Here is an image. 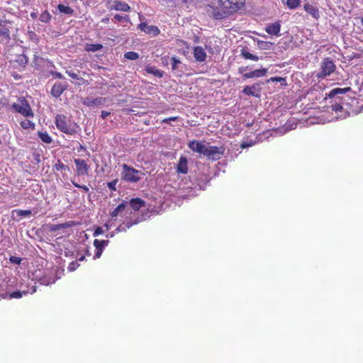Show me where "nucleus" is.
<instances>
[{"label": "nucleus", "mask_w": 363, "mask_h": 363, "mask_svg": "<svg viewBox=\"0 0 363 363\" xmlns=\"http://www.w3.org/2000/svg\"><path fill=\"white\" fill-rule=\"evenodd\" d=\"M39 59H40V57H38V56L35 55L33 62H35H35H37Z\"/></svg>", "instance_id": "61"}, {"label": "nucleus", "mask_w": 363, "mask_h": 363, "mask_svg": "<svg viewBox=\"0 0 363 363\" xmlns=\"http://www.w3.org/2000/svg\"><path fill=\"white\" fill-rule=\"evenodd\" d=\"M78 224V223L74 221V220H68L63 223L60 224H50L48 225V228L50 232L53 233L58 230H60L62 229H65L68 228H71L72 226H75Z\"/></svg>", "instance_id": "11"}, {"label": "nucleus", "mask_w": 363, "mask_h": 363, "mask_svg": "<svg viewBox=\"0 0 363 363\" xmlns=\"http://www.w3.org/2000/svg\"><path fill=\"white\" fill-rule=\"evenodd\" d=\"M99 242L105 247L108 245L109 240H99Z\"/></svg>", "instance_id": "57"}, {"label": "nucleus", "mask_w": 363, "mask_h": 363, "mask_svg": "<svg viewBox=\"0 0 363 363\" xmlns=\"http://www.w3.org/2000/svg\"><path fill=\"white\" fill-rule=\"evenodd\" d=\"M56 280H57L56 277H53V278L49 277L48 278L47 276H44L41 279L42 283L44 284H46V285H49L50 284H53V283L55 282Z\"/></svg>", "instance_id": "43"}, {"label": "nucleus", "mask_w": 363, "mask_h": 363, "mask_svg": "<svg viewBox=\"0 0 363 363\" xmlns=\"http://www.w3.org/2000/svg\"><path fill=\"white\" fill-rule=\"evenodd\" d=\"M246 0H218V6H208L207 11L215 20L229 18L243 9Z\"/></svg>", "instance_id": "1"}, {"label": "nucleus", "mask_w": 363, "mask_h": 363, "mask_svg": "<svg viewBox=\"0 0 363 363\" xmlns=\"http://www.w3.org/2000/svg\"><path fill=\"white\" fill-rule=\"evenodd\" d=\"M106 101V98L103 97H86L83 99L82 104L86 106H99L104 105Z\"/></svg>", "instance_id": "12"}, {"label": "nucleus", "mask_w": 363, "mask_h": 363, "mask_svg": "<svg viewBox=\"0 0 363 363\" xmlns=\"http://www.w3.org/2000/svg\"><path fill=\"white\" fill-rule=\"evenodd\" d=\"M86 255H90V254L89 253V250H86Z\"/></svg>", "instance_id": "62"}, {"label": "nucleus", "mask_w": 363, "mask_h": 363, "mask_svg": "<svg viewBox=\"0 0 363 363\" xmlns=\"http://www.w3.org/2000/svg\"><path fill=\"white\" fill-rule=\"evenodd\" d=\"M57 9L60 13H63L68 15H72L74 10L69 6H65L63 4H58Z\"/></svg>", "instance_id": "29"}, {"label": "nucleus", "mask_w": 363, "mask_h": 363, "mask_svg": "<svg viewBox=\"0 0 363 363\" xmlns=\"http://www.w3.org/2000/svg\"><path fill=\"white\" fill-rule=\"evenodd\" d=\"M30 17H31L33 19H36V18H37V17H38L37 13H36V12H32V13H30Z\"/></svg>", "instance_id": "58"}, {"label": "nucleus", "mask_w": 363, "mask_h": 363, "mask_svg": "<svg viewBox=\"0 0 363 363\" xmlns=\"http://www.w3.org/2000/svg\"><path fill=\"white\" fill-rule=\"evenodd\" d=\"M94 246L96 248V252L94 255V259H99L101 257L102 252L104 250V247L99 242V240L95 239L94 240Z\"/></svg>", "instance_id": "23"}, {"label": "nucleus", "mask_w": 363, "mask_h": 363, "mask_svg": "<svg viewBox=\"0 0 363 363\" xmlns=\"http://www.w3.org/2000/svg\"><path fill=\"white\" fill-rule=\"evenodd\" d=\"M103 48V45L99 43L89 44L86 43L84 46V50L86 52H96L101 50Z\"/></svg>", "instance_id": "26"}, {"label": "nucleus", "mask_w": 363, "mask_h": 363, "mask_svg": "<svg viewBox=\"0 0 363 363\" xmlns=\"http://www.w3.org/2000/svg\"><path fill=\"white\" fill-rule=\"evenodd\" d=\"M123 172L121 179L125 182L136 183L142 179L143 174L140 171L128 166L126 164H122Z\"/></svg>", "instance_id": "2"}, {"label": "nucleus", "mask_w": 363, "mask_h": 363, "mask_svg": "<svg viewBox=\"0 0 363 363\" xmlns=\"http://www.w3.org/2000/svg\"><path fill=\"white\" fill-rule=\"evenodd\" d=\"M118 182V179H116L110 182L107 183V186L111 190V191H116V184Z\"/></svg>", "instance_id": "46"}, {"label": "nucleus", "mask_w": 363, "mask_h": 363, "mask_svg": "<svg viewBox=\"0 0 363 363\" xmlns=\"http://www.w3.org/2000/svg\"><path fill=\"white\" fill-rule=\"evenodd\" d=\"M35 289H33L32 293L35 292Z\"/></svg>", "instance_id": "63"}, {"label": "nucleus", "mask_w": 363, "mask_h": 363, "mask_svg": "<svg viewBox=\"0 0 363 363\" xmlns=\"http://www.w3.org/2000/svg\"><path fill=\"white\" fill-rule=\"evenodd\" d=\"M225 147L221 145L218 146H206L203 153V156L213 161L218 160L221 158V156L224 154Z\"/></svg>", "instance_id": "6"}, {"label": "nucleus", "mask_w": 363, "mask_h": 363, "mask_svg": "<svg viewBox=\"0 0 363 363\" xmlns=\"http://www.w3.org/2000/svg\"><path fill=\"white\" fill-rule=\"evenodd\" d=\"M85 259V257L84 255L79 257L77 260L78 261H84Z\"/></svg>", "instance_id": "60"}, {"label": "nucleus", "mask_w": 363, "mask_h": 363, "mask_svg": "<svg viewBox=\"0 0 363 363\" xmlns=\"http://www.w3.org/2000/svg\"><path fill=\"white\" fill-rule=\"evenodd\" d=\"M52 74L55 78L62 79L63 77L62 74L60 72H52Z\"/></svg>", "instance_id": "55"}, {"label": "nucleus", "mask_w": 363, "mask_h": 363, "mask_svg": "<svg viewBox=\"0 0 363 363\" xmlns=\"http://www.w3.org/2000/svg\"><path fill=\"white\" fill-rule=\"evenodd\" d=\"M104 233V230L101 227H97L93 233L94 236H98Z\"/></svg>", "instance_id": "53"}, {"label": "nucleus", "mask_w": 363, "mask_h": 363, "mask_svg": "<svg viewBox=\"0 0 363 363\" xmlns=\"http://www.w3.org/2000/svg\"><path fill=\"white\" fill-rule=\"evenodd\" d=\"M138 223V221H125L123 223H121L116 229L117 231H125L127 229H129L130 227H132L133 225H135Z\"/></svg>", "instance_id": "28"}, {"label": "nucleus", "mask_w": 363, "mask_h": 363, "mask_svg": "<svg viewBox=\"0 0 363 363\" xmlns=\"http://www.w3.org/2000/svg\"><path fill=\"white\" fill-rule=\"evenodd\" d=\"M281 1L287 6V8L291 10L297 9L301 5V0H281Z\"/></svg>", "instance_id": "25"}, {"label": "nucleus", "mask_w": 363, "mask_h": 363, "mask_svg": "<svg viewBox=\"0 0 363 363\" xmlns=\"http://www.w3.org/2000/svg\"><path fill=\"white\" fill-rule=\"evenodd\" d=\"M241 56L245 60H251L253 61L259 60V57L257 55L251 54L245 48L241 50Z\"/></svg>", "instance_id": "27"}, {"label": "nucleus", "mask_w": 363, "mask_h": 363, "mask_svg": "<svg viewBox=\"0 0 363 363\" xmlns=\"http://www.w3.org/2000/svg\"><path fill=\"white\" fill-rule=\"evenodd\" d=\"M38 135L39 138L45 143L50 144L52 143V138L47 132H38Z\"/></svg>", "instance_id": "30"}, {"label": "nucleus", "mask_w": 363, "mask_h": 363, "mask_svg": "<svg viewBox=\"0 0 363 363\" xmlns=\"http://www.w3.org/2000/svg\"><path fill=\"white\" fill-rule=\"evenodd\" d=\"M148 25L145 23V22H143V23H140L139 25H138V28H140V30L141 31H143L145 33V30H147V28H148Z\"/></svg>", "instance_id": "52"}, {"label": "nucleus", "mask_w": 363, "mask_h": 363, "mask_svg": "<svg viewBox=\"0 0 363 363\" xmlns=\"http://www.w3.org/2000/svg\"><path fill=\"white\" fill-rule=\"evenodd\" d=\"M126 204L123 202L120 203L111 213V216L112 218L116 217L121 211H123L125 209Z\"/></svg>", "instance_id": "32"}, {"label": "nucleus", "mask_w": 363, "mask_h": 363, "mask_svg": "<svg viewBox=\"0 0 363 363\" xmlns=\"http://www.w3.org/2000/svg\"><path fill=\"white\" fill-rule=\"evenodd\" d=\"M13 212H16V214L21 217L30 216L32 214V212L30 210L16 209Z\"/></svg>", "instance_id": "38"}, {"label": "nucleus", "mask_w": 363, "mask_h": 363, "mask_svg": "<svg viewBox=\"0 0 363 363\" xmlns=\"http://www.w3.org/2000/svg\"><path fill=\"white\" fill-rule=\"evenodd\" d=\"M109 10H116L128 12L130 10V6L125 1H115L113 4L108 8Z\"/></svg>", "instance_id": "16"}, {"label": "nucleus", "mask_w": 363, "mask_h": 363, "mask_svg": "<svg viewBox=\"0 0 363 363\" xmlns=\"http://www.w3.org/2000/svg\"><path fill=\"white\" fill-rule=\"evenodd\" d=\"M179 119L178 116H172L163 119L162 123H169L170 121H176Z\"/></svg>", "instance_id": "51"}, {"label": "nucleus", "mask_w": 363, "mask_h": 363, "mask_svg": "<svg viewBox=\"0 0 363 363\" xmlns=\"http://www.w3.org/2000/svg\"><path fill=\"white\" fill-rule=\"evenodd\" d=\"M78 152L83 150L86 152V155H89V152L86 150V147L83 146L82 145H79V147L77 148Z\"/></svg>", "instance_id": "56"}, {"label": "nucleus", "mask_w": 363, "mask_h": 363, "mask_svg": "<svg viewBox=\"0 0 363 363\" xmlns=\"http://www.w3.org/2000/svg\"><path fill=\"white\" fill-rule=\"evenodd\" d=\"M55 124L58 130L67 135H73L77 133L76 125L72 124L64 115L58 114L56 116Z\"/></svg>", "instance_id": "3"}, {"label": "nucleus", "mask_w": 363, "mask_h": 363, "mask_svg": "<svg viewBox=\"0 0 363 363\" xmlns=\"http://www.w3.org/2000/svg\"><path fill=\"white\" fill-rule=\"evenodd\" d=\"M321 70L316 74L318 79H324L333 73L336 69L334 62L329 57L325 58L321 63Z\"/></svg>", "instance_id": "5"}, {"label": "nucleus", "mask_w": 363, "mask_h": 363, "mask_svg": "<svg viewBox=\"0 0 363 363\" xmlns=\"http://www.w3.org/2000/svg\"><path fill=\"white\" fill-rule=\"evenodd\" d=\"M3 286H6L4 284V281H0V297L3 298H6L8 296V293L6 291Z\"/></svg>", "instance_id": "42"}, {"label": "nucleus", "mask_w": 363, "mask_h": 363, "mask_svg": "<svg viewBox=\"0 0 363 363\" xmlns=\"http://www.w3.org/2000/svg\"><path fill=\"white\" fill-rule=\"evenodd\" d=\"M12 108L25 117H33L34 115L30 104L24 97L18 98V102L12 104Z\"/></svg>", "instance_id": "4"}, {"label": "nucleus", "mask_w": 363, "mask_h": 363, "mask_svg": "<svg viewBox=\"0 0 363 363\" xmlns=\"http://www.w3.org/2000/svg\"><path fill=\"white\" fill-rule=\"evenodd\" d=\"M110 114H111L110 112H108L106 111H102L101 113V117L104 119L107 116H108Z\"/></svg>", "instance_id": "54"}, {"label": "nucleus", "mask_w": 363, "mask_h": 363, "mask_svg": "<svg viewBox=\"0 0 363 363\" xmlns=\"http://www.w3.org/2000/svg\"><path fill=\"white\" fill-rule=\"evenodd\" d=\"M74 162L76 165V174L77 176H84L88 174L90 165L85 160L77 158L74 160Z\"/></svg>", "instance_id": "8"}, {"label": "nucleus", "mask_w": 363, "mask_h": 363, "mask_svg": "<svg viewBox=\"0 0 363 363\" xmlns=\"http://www.w3.org/2000/svg\"><path fill=\"white\" fill-rule=\"evenodd\" d=\"M160 29L156 26H149L147 30H145V33L151 35L152 36H157L160 34Z\"/></svg>", "instance_id": "31"}, {"label": "nucleus", "mask_w": 363, "mask_h": 363, "mask_svg": "<svg viewBox=\"0 0 363 363\" xmlns=\"http://www.w3.org/2000/svg\"><path fill=\"white\" fill-rule=\"evenodd\" d=\"M362 24H363V18H362Z\"/></svg>", "instance_id": "64"}, {"label": "nucleus", "mask_w": 363, "mask_h": 363, "mask_svg": "<svg viewBox=\"0 0 363 363\" xmlns=\"http://www.w3.org/2000/svg\"><path fill=\"white\" fill-rule=\"evenodd\" d=\"M145 71L148 74H153L154 76L162 78L164 76V72L157 69L155 67L147 65L145 67Z\"/></svg>", "instance_id": "24"}, {"label": "nucleus", "mask_w": 363, "mask_h": 363, "mask_svg": "<svg viewBox=\"0 0 363 363\" xmlns=\"http://www.w3.org/2000/svg\"><path fill=\"white\" fill-rule=\"evenodd\" d=\"M303 9L308 14L311 16L313 18L318 20L320 18L319 9L315 5L311 4L308 2L304 3Z\"/></svg>", "instance_id": "14"}, {"label": "nucleus", "mask_w": 363, "mask_h": 363, "mask_svg": "<svg viewBox=\"0 0 363 363\" xmlns=\"http://www.w3.org/2000/svg\"><path fill=\"white\" fill-rule=\"evenodd\" d=\"M266 32L271 35H279L281 30V24L279 22H275L269 24L265 28Z\"/></svg>", "instance_id": "17"}, {"label": "nucleus", "mask_w": 363, "mask_h": 363, "mask_svg": "<svg viewBox=\"0 0 363 363\" xmlns=\"http://www.w3.org/2000/svg\"><path fill=\"white\" fill-rule=\"evenodd\" d=\"M171 60L172 62V69L175 70L177 68L178 65L181 64V61L179 59H177L176 57H172L171 58Z\"/></svg>", "instance_id": "45"}, {"label": "nucleus", "mask_w": 363, "mask_h": 363, "mask_svg": "<svg viewBox=\"0 0 363 363\" xmlns=\"http://www.w3.org/2000/svg\"><path fill=\"white\" fill-rule=\"evenodd\" d=\"M129 204L135 211H138L145 206V201L140 198H135L130 199Z\"/></svg>", "instance_id": "21"}, {"label": "nucleus", "mask_w": 363, "mask_h": 363, "mask_svg": "<svg viewBox=\"0 0 363 363\" xmlns=\"http://www.w3.org/2000/svg\"><path fill=\"white\" fill-rule=\"evenodd\" d=\"M66 89V85L61 82H57L54 84L51 89V94L53 96L57 98L63 93Z\"/></svg>", "instance_id": "20"}, {"label": "nucleus", "mask_w": 363, "mask_h": 363, "mask_svg": "<svg viewBox=\"0 0 363 363\" xmlns=\"http://www.w3.org/2000/svg\"><path fill=\"white\" fill-rule=\"evenodd\" d=\"M247 69V67H241L239 68L238 71H239L240 73H242Z\"/></svg>", "instance_id": "59"}, {"label": "nucleus", "mask_w": 363, "mask_h": 363, "mask_svg": "<svg viewBox=\"0 0 363 363\" xmlns=\"http://www.w3.org/2000/svg\"><path fill=\"white\" fill-rule=\"evenodd\" d=\"M12 22L9 20L0 19V43H8L11 40V27L9 25Z\"/></svg>", "instance_id": "7"}, {"label": "nucleus", "mask_w": 363, "mask_h": 363, "mask_svg": "<svg viewBox=\"0 0 363 363\" xmlns=\"http://www.w3.org/2000/svg\"><path fill=\"white\" fill-rule=\"evenodd\" d=\"M194 57L198 62H204L206 58V53L201 46H196L194 49Z\"/></svg>", "instance_id": "19"}, {"label": "nucleus", "mask_w": 363, "mask_h": 363, "mask_svg": "<svg viewBox=\"0 0 363 363\" xmlns=\"http://www.w3.org/2000/svg\"><path fill=\"white\" fill-rule=\"evenodd\" d=\"M267 72V69H264V68L258 69H255L254 71L243 74L242 77L244 79L262 77L266 75Z\"/></svg>", "instance_id": "15"}, {"label": "nucleus", "mask_w": 363, "mask_h": 363, "mask_svg": "<svg viewBox=\"0 0 363 363\" xmlns=\"http://www.w3.org/2000/svg\"><path fill=\"white\" fill-rule=\"evenodd\" d=\"M281 82V85L286 86V78L281 77H273L267 79V82Z\"/></svg>", "instance_id": "37"}, {"label": "nucleus", "mask_w": 363, "mask_h": 363, "mask_svg": "<svg viewBox=\"0 0 363 363\" xmlns=\"http://www.w3.org/2000/svg\"><path fill=\"white\" fill-rule=\"evenodd\" d=\"M28 58L24 54L17 55L14 60H11V63L13 66L19 69H24L28 65Z\"/></svg>", "instance_id": "9"}, {"label": "nucleus", "mask_w": 363, "mask_h": 363, "mask_svg": "<svg viewBox=\"0 0 363 363\" xmlns=\"http://www.w3.org/2000/svg\"><path fill=\"white\" fill-rule=\"evenodd\" d=\"M9 260L11 263L20 264L22 261V258L16 256H11Z\"/></svg>", "instance_id": "50"}, {"label": "nucleus", "mask_w": 363, "mask_h": 363, "mask_svg": "<svg viewBox=\"0 0 363 363\" xmlns=\"http://www.w3.org/2000/svg\"><path fill=\"white\" fill-rule=\"evenodd\" d=\"M21 125L23 129H34L35 124L28 119H25L21 122Z\"/></svg>", "instance_id": "35"}, {"label": "nucleus", "mask_w": 363, "mask_h": 363, "mask_svg": "<svg viewBox=\"0 0 363 363\" xmlns=\"http://www.w3.org/2000/svg\"><path fill=\"white\" fill-rule=\"evenodd\" d=\"M124 57L130 60H135L139 58V55L133 51H129L124 54Z\"/></svg>", "instance_id": "36"}, {"label": "nucleus", "mask_w": 363, "mask_h": 363, "mask_svg": "<svg viewBox=\"0 0 363 363\" xmlns=\"http://www.w3.org/2000/svg\"><path fill=\"white\" fill-rule=\"evenodd\" d=\"M54 169L57 171H63L68 169V167L64 164L61 161L58 160L53 166Z\"/></svg>", "instance_id": "40"}, {"label": "nucleus", "mask_w": 363, "mask_h": 363, "mask_svg": "<svg viewBox=\"0 0 363 363\" xmlns=\"http://www.w3.org/2000/svg\"><path fill=\"white\" fill-rule=\"evenodd\" d=\"M52 16L48 11H44L40 16V21L43 23H49L51 20Z\"/></svg>", "instance_id": "34"}, {"label": "nucleus", "mask_w": 363, "mask_h": 363, "mask_svg": "<svg viewBox=\"0 0 363 363\" xmlns=\"http://www.w3.org/2000/svg\"><path fill=\"white\" fill-rule=\"evenodd\" d=\"M114 18L116 20V21H121L123 20H125V21H129V17L125 15V16H122V15H120L118 13H116L114 15Z\"/></svg>", "instance_id": "49"}, {"label": "nucleus", "mask_w": 363, "mask_h": 363, "mask_svg": "<svg viewBox=\"0 0 363 363\" xmlns=\"http://www.w3.org/2000/svg\"><path fill=\"white\" fill-rule=\"evenodd\" d=\"M188 169L187 159L185 157L182 156L179 158V162L177 164V172L178 173L185 174L188 172Z\"/></svg>", "instance_id": "18"}, {"label": "nucleus", "mask_w": 363, "mask_h": 363, "mask_svg": "<svg viewBox=\"0 0 363 363\" xmlns=\"http://www.w3.org/2000/svg\"><path fill=\"white\" fill-rule=\"evenodd\" d=\"M351 91V87H345V88H335L332 89L328 94L327 97L329 99H332L335 97L337 94H345Z\"/></svg>", "instance_id": "22"}, {"label": "nucleus", "mask_w": 363, "mask_h": 363, "mask_svg": "<svg viewBox=\"0 0 363 363\" xmlns=\"http://www.w3.org/2000/svg\"><path fill=\"white\" fill-rule=\"evenodd\" d=\"M23 294H26V291H14L13 293H11V294H8L7 298H9L10 299H11V298H21L23 296Z\"/></svg>", "instance_id": "39"}, {"label": "nucleus", "mask_w": 363, "mask_h": 363, "mask_svg": "<svg viewBox=\"0 0 363 363\" xmlns=\"http://www.w3.org/2000/svg\"><path fill=\"white\" fill-rule=\"evenodd\" d=\"M66 74L73 79H77L82 81V84L84 83V79L79 77V74L74 72L72 70H66ZM81 84V83L79 84Z\"/></svg>", "instance_id": "41"}, {"label": "nucleus", "mask_w": 363, "mask_h": 363, "mask_svg": "<svg viewBox=\"0 0 363 363\" xmlns=\"http://www.w3.org/2000/svg\"><path fill=\"white\" fill-rule=\"evenodd\" d=\"M28 36L30 40H33L35 42L38 41V37L37 34L33 30L28 31Z\"/></svg>", "instance_id": "44"}, {"label": "nucleus", "mask_w": 363, "mask_h": 363, "mask_svg": "<svg viewBox=\"0 0 363 363\" xmlns=\"http://www.w3.org/2000/svg\"><path fill=\"white\" fill-rule=\"evenodd\" d=\"M188 146L191 150L201 155H203L205 148L206 147L204 145V141H198L195 140L190 141L188 144Z\"/></svg>", "instance_id": "13"}, {"label": "nucleus", "mask_w": 363, "mask_h": 363, "mask_svg": "<svg viewBox=\"0 0 363 363\" xmlns=\"http://www.w3.org/2000/svg\"><path fill=\"white\" fill-rule=\"evenodd\" d=\"M242 92L247 96H252L259 98L260 96L261 89L259 84L256 83L252 86H246L242 89Z\"/></svg>", "instance_id": "10"}, {"label": "nucleus", "mask_w": 363, "mask_h": 363, "mask_svg": "<svg viewBox=\"0 0 363 363\" xmlns=\"http://www.w3.org/2000/svg\"><path fill=\"white\" fill-rule=\"evenodd\" d=\"M79 267V264L77 262V261H73L69 263L68 266V270L70 272H73L75 269H77Z\"/></svg>", "instance_id": "47"}, {"label": "nucleus", "mask_w": 363, "mask_h": 363, "mask_svg": "<svg viewBox=\"0 0 363 363\" xmlns=\"http://www.w3.org/2000/svg\"><path fill=\"white\" fill-rule=\"evenodd\" d=\"M341 99L340 98H337L335 99V101L334 104H333L331 105V109L334 111H335L336 113L339 112V111H341L342 109V106L341 104Z\"/></svg>", "instance_id": "33"}, {"label": "nucleus", "mask_w": 363, "mask_h": 363, "mask_svg": "<svg viewBox=\"0 0 363 363\" xmlns=\"http://www.w3.org/2000/svg\"><path fill=\"white\" fill-rule=\"evenodd\" d=\"M72 184L77 188L82 189L86 192H88L89 191V189L86 185H80L78 183L75 182L74 181H72Z\"/></svg>", "instance_id": "48"}]
</instances>
